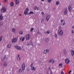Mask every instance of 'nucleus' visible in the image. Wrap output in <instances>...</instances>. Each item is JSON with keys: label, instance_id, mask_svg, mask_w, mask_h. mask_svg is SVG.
<instances>
[{"label": "nucleus", "instance_id": "35", "mask_svg": "<svg viewBox=\"0 0 74 74\" xmlns=\"http://www.w3.org/2000/svg\"><path fill=\"white\" fill-rule=\"evenodd\" d=\"M2 40V36H1L0 38V41H1Z\"/></svg>", "mask_w": 74, "mask_h": 74}, {"label": "nucleus", "instance_id": "28", "mask_svg": "<svg viewBox=\"0 0 74 74\" xmlns=\"http://www.w3.org/2000/svg\"><path fill=\"white\" fill-rule=\"evenodd\" d=\"M5 57H4L2 59L3 61V62L5 61Z\"/></svg>", "mask_w": 74, "mask_h": 74}, {"label": "nucleus", "instance_id": "47", "mask_svg": "<svg viewBox=\"0 0 74 74\" xmlns=\"http://www.w3.org/2000/svg\"><path fill=\"white\" fill-rule=\"evenodd\" d=\"M6 2H7V0H5L4 2L5 3H6Z\"/></svg>", "mask_w": 74, "mask_h": 74}, {"label": "nucleus", "instance_id": "40", "mask_svg": "<svg viewBox=\"0 0 74 74\" xmlns=\"http://www.w3.org/2000/svg\"><path fill=\"white\" fill-rule=\"evenodd\" d=\"M43 21H44V19H42V20H41V23H42V22H43Z\"/></svg>", "mask_w": 74, "mask_h": 74}, {"label": "nucleus", "instance_id": "38", "mask_svg": "<svg viewBox=\"0 0 74 74\" xmlns=\"http://www.w3.org/2000/svg\"><path fill=\"white\" fill-rule=\"evenodd\" d=\"M10 47H11V45H8V47L10 48Z\"/></svg>", "mask_w": 74, "mask_h": 74}, {"label": "nucleus", "instance_id": "45", "mask_svg": "<svg viewBox=\"0 0 74 74\" xmlns=\"http://www.w3.org/2000/svg\"><path fill=\"white\" fill-rule=\"evenodd\" d=\"M50 74H53V73H52V72L51 70L50 71Z\"/></svg>", "mask_w": 74, "mask_h": 74}, {"label": "nucleus", "instance_id": "46", "mask_svg": "<svg viewBox=\"0 0 74 74\" xmlns=\"http://www.w3.org/2000/svg\"><path fill=\"white\" fill-rule=\"evenodd\" d=\"M72 33L73 34V33H74V31H73V30H72Z\"/></svg>", "mask_w": 74, "mask_h": 74}, {"label": "nucleus", "instance_id": "19", "mask_svg": "<svg viewBox=\"0 0 74 74\" xmlns=\"http://www.w3.org/2000/svg\"><path fill=\"white\" fill-rule=\"evenodd\" d=\"M15 1H16V5H18V4H19V0H15Z\"/></svg>", "mask_w": 74, "mask_h": 74}, {"label": "nucleus", "instance_id": "33", "mask_svg": "<svg viewBox=\"0 0 74 74\" xmlns=\"http://www.w3.org/2000/svg\"><path fill=\"white\" fill-rule=\"evenodd\" d=\"M35 10H38V7H36L35 8Z\"/></svg>", "mask_w": 74, "mask_h": 74}, {"label": "nucleus", "instance_id": "36", "mask_svg": "<svg viewBox=\"0 0 74 74\" xmlns=\"http://www.w3.org/2000/svg\"><path fill=\"white\" fill-rule=\"evenodd\" d=\"M33 63H32L30 66V67H33Z\"/></svg>", "mask_w": 74, "mask_h": 74}, {"label": "nucleus", "instance_id": "44", "mask_svg": "<svg viewBox=\"0 0 74 74\" xmlns=\"http://www.w3.org/2000/svg\"><path fill=\"white\" fill-rule=\"evenodd\" d=\"M26 11H29V9H28V8H26Z\"/></svg>", "mask_w": 74, "mask_h": 74}, {"label": "nucleus", "instance_id": "55", "mask_svg": "<svg viewBox=\"0 0 74 74\" xmlns=\"http://www.w3.org/2000/svg\"><path fill=\"white\" fill-rule=\"evenodd\" d=\"M73 59H74V57H73Z\"/></svg>", "mask_w": 74, "mask_h": 74}, {"label": "nucleus", "instance_id": "15", "mask_svg": "<svg viewBox=\"0 0 74 74\" xmlns=\"http://www.w3.org/2000/svg\"><path fill=\"white\" fill-rule=\"evenodd\" d=\"M22 72V70L21 69H19L17 71V73H21Z\"/></svg>", "mask_w": 74, "mask_h": 74}, {"label": "nucleus", "instance_id": "49", "mask_svg": "<svg viewBox=\"0 0 74 74\" xmlns=\"http://www.w3.org/2000/svg\"><path fill=\"white\" fill-rule=\"evenodd\" d=\"M49 70H51V68L49 67Z\"/></svg>", "mask_w": 74, "mask_h": 74}, {"label": "nucleus", "instance_id": "2", "mask_svg": "<svg viewBox=\"0 0 74 74\" xmlns=\"http://www.w3.org/2000/svg\"><path fill=\"white\" fill-rule=\"evenodd\" d=\"M58 34L61 36H63V32L62 30L60 29L58 30Z\"/></svg>", "mask_w": 74, "mask_h": 74}, {"label": "nucleus", "instance_id": "4", "mask_svg": "<svg viewBox=\"0 0 74 74\" xmlns=\"http://www.w3.org/2000/svg\"><path fill=\"white\" fill-rule=\"evenodd\" d=\"M15 47L18 50H21L22 49V48L19 46L16 45L15 46Z\"/></svg>", "mask_w": 74, "mask_h": 74}, {"label": "nucleus", "instance_id": "24", "mask_svg": "<svg viewBox=\"0 0 74 74\" xmlns=\"http://www.w3.org/2000/svg\"><path fill=\"white\" fill-rule=\"evenodd\" d=\"M28 12V11L25 10L24 12V14L25 15H26L27 14V13Z\"/></svg>", "mask_w": 74, "mask_h": 74}, {"label": "nucleus", "instance_id": "54", "mask_svg": "<svg viewBox=\"0 0 74 74\" xmlns=\"http://www.w3.org/2000/svg\"><path fill=\"white\" fill-rule=\"evenodd\" d=\"M19 16H21V14H19Z\"/></svg>", "mask_w": 74, "mask_h": 74}, {"label": "nucleus", "instance_id": "14", "mask_svg": "<svg viewBox=\"0 0 74 74\" xmlns=\"http://www.w3.org/2000/svg\"><path fill=\"white\" fill-rule=\"evenodd\" d=\"M17 60H19V61H20L21 60V59H20V57H19V55L18 54L17 55Z\"/></svg>", "mask_w": 74, "mask_h": 74}, {"label": "nucleus", "instance_id": "9", "mask_svg": "<svg viewBox=\"0 0 74 74\" xmlns=\"http://www.w3.org/2000/svg\"><path fill=\"white\" fill-rule=\"evenodd\" d=\"M25 38L24 37H22L20 38V40L21 41H24V40H25Z\"/></svg>", "mask_w": 74, "mask_h": 74}, {"label": "nucleus", "instance_id": "18", "mask_svg": "<svg viewBox=\"0 0 74 74\" xmlns=\"http://www.w3.org/2000/svg\"><path fill=\"white\" fill-rule=\"evenodd\" d=\"M31 67V70H34V71H35V70H36V68H35L34 66H32Z\"/></svg>", "mask_w": 74, "mask_h": 74}, {"label": "nucleus", "instance_id": "29", "mask_svg": "<svg viewBox=\"0 0 74 74\" xmlns=\"http://www.w3.org/2000/svg\"><path fill=\"white\" fill-rule=\"evenodd\" d=\"M64 53V54H66V50H65V49H64L63 50Z\"/></svg>", "mask_w": 74, "mask_h": 74}, {"label": "nucleus", "instance_id": "10", "mask_svg": "<svg viewBox=\"0 0 74 74\" xmlns=\"http://www.w3.org/2000/svg\"><path fill=\"white\" fill-rule=\"evenodd\" d=\"M50 18V16L49 15H47L46 16V21H49V18Z\"/></svg>", "mask_w": 74, "mask_h": 74}, {"label": "nucleus", "instance_id": "31", "mask_svg": "<svg viewBox=\"0 0 74 74\" xmlns=\"http://www.w3.org/2000/svg\"><path fill=\"white\" fill-rule=\"evenodd\" d=\"M19 34H23V32L22 31H21L20 32H19Z\"/></svg>", "mask_w": 74, "mask_h": 74}, {"label": "nucleus", "instance_id": "52", "mask_svg": "<svg viewBox=\"0 0 74 74\" xmlns=\"http://www.w3.org/2000/svg\"><path fill=\"white\" fill-rule=\"evenodd\" d=\"M44 1V0H41L42 1Z\"/></svg>", "mask_w": 74, "mask_h": 74}, {"label": "nucleus", "instance_id": "41", "mask_svg": "<svg viewBox=\"0 0 74 74\" xmlns=\"http://www.w3.org/2000/svg\"><path fill=\"white\" fill-rule=\"evenodd\" d=\"M47 1H48V3H50L52 1V0H47Z\"/></svg>", "mask_w": 74, "mask_h": 74}, {"label": "nucleus", "instance_id": "34", "mask_svg": "<svg viewBox=\"0 0 74 74\" xmlns=\"http://www.w3.org/2000/svg\"><path fill=\"white\" fill-rule=\"evenodd\" d=\"M55 37V38H57L58 36H57V34H55L54 36Z\"/></svg>", "mask_w": 74, "mask_h": 74}, {"label": "nucleus", "instance_id": "25", "mask_svg": "<svg viewBox=\"0 0 74 74\" xmlns=\"http://www.w3.org/2000/svg\"><path fill=\"white\" fill-rule=\"evenodd\" d=\"M59 67L60 68L62 67V64H59Z\"/></svg>", "mask_w": 74, "mask_h": 74}, {"label": "nucleus", "instance_id": "16", "mask_svg": "<svg viewBox=\"0 0 74 74\" xmlns=\"http://www.w3.org/2000/svg\"><path fill=\"white\" fill-rule=\"evenodd\" d=\"M49 51V50H48V49H47L46 51L44 50V53H45V54H46V53H47V52H48Z\"/></svg>", "mask_w": 74, "mask_h": 74}, {"label": "nucleus", "instance_id": "50", "mask_svg": "<svg viewBox=\"0 0 74 74\" xmlns=\"http://www.w3.org/2000/svg\"><path fill=\"white\" fill-rule=\"evenodd\" d=\"M72 28H73V29H74V26H72Z\"/></svg>", "mask_w": 74, "mask_h": 74}, {"label": "nucleus", "instance_id": "20", "mask_svg": "<svg viewBox=\"0 0 74 74\" xmlns=\"http://www.w3.org/2000/svg\"><path fill=\"white\" fill-rule=\"evenodd\" d=\"M3 66H5V67H6V66H7V64L6 62H5L3 64Z\"/></svg>", "mask_w": 74, "mask_h": 74}, {"label": "nucleus", "instance_id": "42", "mask_svg": "<svg viewBox=\"0 0 74 74\" xmlns=\"http://www.w3.org/2000/svg\"><path fill=\"white\" fill-rule=\"evenodd\" d=\"M41 14L42 15H44V13L43 12H42L41 13Z\"/></svg>", "mask_w": 74, "mask_h": 74}, {"label": "nucleus", "instance_id": "51", "mask_svg": "<svg viewBox=\"0 0 74 74\" xmlns=\"http://www.w3.org/2000/svg\"><path fill=\"white\" fill-rule=\"evenodd\" d=\"M49 72H47V74H49Z\"/></svg>", "mask_w": 74, "mask_h": 74}, {"label": "nucleus", "instance_id": "56", "mask_svg": "<svg viewBox=\"0 0 74 74\" xmlns=\"http://www.w3.org/2000/svg\"><path fill=\"white\" fill-rule=\"evenodd\" d=\"M2 25H3V24H2Z\"/></svg>", "mask_w": 74, "mask_h": 74}, {"label": "nucleus", "instance_id": "27", "mask_svg": "<svg viewBox=\"0 0 74 74\" xmlns=\"http://www.w3.org/2000/svg\"><path fill=\"white\" fill-rule=\"evenodd\" d=\"M15 29L13 28L12 29V32H13V33H15Z\"/></svg>", "mask_w": 74, "mask_h": 74}, {"label": "nucleus", "instance_id": "30", "mask_svg": "<svg viewBox=\"0 0 74 74\" xmlns=\"http://www.w3.org/2000/svg\"><path fill=\"white\" fill-rule=\"evenodd\" d=\"M59 4V1H58L56 3V5H58Z\"/></svg>", "mask_w": 74, "mask_h": 74}, {"label": "nucleus", "instance_id": "37", "mask_svg": "<svg viewBox=\"0 0 74 74\" xmlns=\"http://www.w3.org/2000/svg\"><path fill=\"white\" fill-rule=\"evenodd\" d=\"M34 30V28H31V29L30 31L31 32H33V30Z\"/></svg>", "mask_w": 74, "mask_h": 74}, {"label": "nucleus", "instance_id": "26", "mask_svg": "<svg viewBox=\"0 0 74 74\" xmlns=\"http://www.w3.org/2000/svg\"><path fill=\"white\" fill-rule=\"evenodd\" d=\"M45 41L46 42H49V38H47L45 39Z\"/></svg>", "mask_w": 74, "mask_h": 74}, {"label": "nucleus", "instance_id": "5", "mask_svg": "<svg viewBox=\"0 0 74 74\" xmlns=\"http://www.w3.org/2000/svg\"><path fill=\"white\" fill-rule=\"evenodd\" d=\"M22 67V70H25V63H23Z\"/></svg>", "mask_w": 74, "mask_h": 74}, {"label": "nucleus", "instance_id": "11", "mask_svg": "<svg viewBox=\"0 0 74 74\" xmlns=\"http://www.w3.org/2000/svg\"><path fill=\"white\" fill-rule=\"evenodd\" d=\"M65 62L67 64L70 62V60L66 58L65 60Z\"/></svg>", "mask_w": 74, "mask_h": 74}, {"label": "nucleus", "instance_id": "1", "mask_svg": "<svg viewBox=\"0 0 74 74\" xmlns=\"http://www.w3.org/2000/svg\"><path fill=\"white\" fill-rule=\"evenodd\" d=\"M6 8L4 7H2L1 9V12H4L6 11Z\"/></svg>", "mask_w": 74, "mask_h": 74}, {"label": "nucleus", "instance_id": "3", "mask_svg": "<svg viewBox=\"0 0 74 74\" xmlns=\"http://www.w3.org/2000/svg\"><path fill=\"white\" fill-rule=\"evenodd\" d=\"M17 40H18V38H14L12 40H11V42H12V43H13V42H16V41H17Z\"/></svg>", "mask_w": 74, "mask_h": 74}, {"label": "nucleus", "instance_id": "21", "mask_svg": "<svg viewBox=\"0 0 74 74\" xmlns=\"http://www.w3.org/2000/svg\"><path fill=\"white\" fill-rule=\"evenodd\" d=\"M68 9L69 11H71V6H69L68 7Z\"/></svg>", "mask_w": 74, "mask_h": 74}, {"label": "nucleus", "instance_id": "22", "mask_svg": "<svg viewBox=\"0 0 74 74\" xmlns=\"http://www.w3.org/2000/svg\"><path fill=\"white\" fill-rule=\"evenodd\" d=\"M14 5V3L13 2H12L10 3V6H11V7H13Z\"/></svg>", "mask_w": 74, "mask_h": 74}, {"label": "nucleus", "instance_id": "32", "mask_svg": "<svg viewBox=\"0 0 74 74\" xmlns=\"http://www.w3.org/2000/svg\"><path fill=\"white\" fill-rule=\"evenodd\" d=\"M30 14H34V12L32 11H31L29 12Z\"/></svg>", "mask_w": 74, "mask_h": 74}, {"label": "nucleus", "instance_id": "6", "mask_svg": "<svg viewBox=\"0 0 74 74\" xmlns=\"http://www.w3.org/2000/svg\"><path fill=\"white\" fill-rule=\"evenodd\" d=\"M30 38V35L29 34H28L26 36V40H29Z\"/></svg>", "mask_w": 74, "mask_h": 74}, {"label": "nucleus", "instance_id": "12", "mask_svg": "<svg viewBox=\"0 0 74 74\" xmlns=\"http://www.w3.org/2000/svg\"><path fill=\"white\" fill-rule=\"evenodd\" d=\"M71 55L73 56L74 55V51L73 50H71Z\"/></svg>", "mask_w": 74, "mask_h": 74}, {"label": "nucleus", "instance_id": "17", "mask_svg": "<svg viewBox=\"0 0 74 74\" xmlns=\"http://www.w3.org/2000/svg\"><path fill=\"white\" fill-rule=\"evenodd\" d=\"M3 19V14H1L0 15V20H1Z\"/></svg>", "mask_w": 74, "mask_h": 74}, {"label": "nucleus", "instance_id": "23", "mask_svg": "<svg viewBox=\"0 0 74 74\" xmlns=\"http://www.w3.org/2000/svg\"><path fill=\"white\" fill-rule=\"evenodd\" d=\"M45 33H47V34H49L50 33V31L48 30L47 31H45Z\"/></svg>", "mask_w": 74, "mask_h": 74}, {"label": "nucleus", "instance_id": "8", "mask_svg": "<svg viewBox=\"0 0 74 74\" xmlns=\"http://www.w3.org/2000/svg\"><path fill=\"white\" fill-rule=\"evenodd\" d=\"M55 62V61L53 59H51L49 60V62L50 63H53Z\"/></svg>", "mask_w": 74, "mask_h": 74}, {"label": "nucleus", "instance_id": "43", "mask_svg": "<svg viewBox=\"0 0 74 74\" xmlns=\"http://www.w3.org/2000/svg\"><path fill=\"white\" fill-rule=\"evenodd\" d=\"M59 29H62V27H61V26H59Z\"/></svg>", "mask_w": 74, "mask_h": 74}, {"label": "nucleus", "instance_id": "39", "mask_svg": "<svg viewBox=\"0 0 74 74\" xmlns=\"http://www.w3.org/2000/svg\"><path fill=\"white\" fill-rule=\"evenodd\" d=\"M28 45H32V43L31 42V43H28Z\"/></svg>", "mask_w": 74, "mask_h": 74}, {"label": "nucleus", "instance_id": "53", "mask_svg": "<svg viewBox=\"0 0 74 74\" xmlns=\"http://www.w3.org/2000/svg\"><path fill=\"white\" fill-rule=\"evenodd\" d=\"M27 71H29V69H28L27 70Z\"/></svg>", "mask_w": 74, "mask_h": 74}, {"label": "nucleus", "instance_id": "7", "mask_svg": "<svg viewBox=\"0 0 74 74\" xmlns=\"http://www.w3.org/2000/svg\"><path fill=\"white\" fill-rule=\"evenodd\" d=\"M61 23L62 25H65V21L63 20H61Z\"/></svg>", "mask_w": 74, "mask_h": 74}, {"label": "nucleus", "instance_id": "13", "mask_svg": "<svg viewBox=\"0 0 74 74\" xmlns=\"http://www.w3.org/2000/svg\"><path fill=\"white\" fill-rule=\"evenodd\" d=\"M65 11L64 12V15H66L67 13V8L65 9Z\"/></svg>", "mask_w": 74, "mask_h": 74}, {"label": "nucleus", "instance_id": "48", "mask_svg": "<svg viewBox=\"0 0 74 74\" xmlns=\"http://www.w3.org/2000/svg\"><path fill=\"white\" fill-rule=\"evenodd\" d=\"M70 73H71V71H69V74H70Z\"/></svg>", "mask_w": 74, "mask_h": 74}]
</instances>
